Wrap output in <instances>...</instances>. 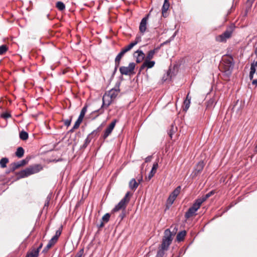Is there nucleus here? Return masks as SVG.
Returning a JSON list of instances; mask_svg holds the SVG:
<instances>
[{"instance_id": "52", "label": "nucleus", "mask_w": 257, "mask_h": 257, "mask_svg": "<svg viewBox=\"0 0 257 257\" xmlns=\"http://www.w3.org/2000/svg\"><path fill=\"white\" fill-rule=\"evenodd\" d=\"M125 53L122 50H121V51L120 52V53L118 54L122 57Z\"/></svg>"}, {"instance_id": "60", "label": "nucleus", "mask_w": 257, "mask_h": 257, "mask_svg": "<svg viewBox=\"0 0 257 257\" xmlns=\"http://www.w3.org/2000/svg\"><path fill=\"white\" fill-rule=\"evenodd\" d=\"M74 129H73V128L70 131V132H73Z\"/></svg>"}, {"instance_id": "57", "label": "nucleus", "mask_w": 257, "mask_h": 257, "mask_svg": "<svg viewBox=\"0 0 257 257\" xmlns=\"http://www.w3.org/2000/svg\"><path fill=\"white\" fill-rule=\"evenodd\" d=\"M104 226V223L103 222H101L100 224L99 225L100 227H102Z\"/></svg>"}, {"instance_id": "40", "label": "nucleus", "mask_w": 257, "mask_h": 257, "mask_svg": "<svg viewBox=\"0 0 257 257\" xmlns=\"http://www.w3.org/2000/svg\"><path fill=\"white\" fill-rule=\"evenodd\" d=\"M215 103L214 100L213 99H209L207 103V107H211L214 105V103Z\"/></svg>"}, {"instance_id": "17", "label": "nucleus", "mask_w": 257, "mask_h": 257, "mask_svg": "<svg viewBox=\"0 0 257 257\" xmlns=\"http://www.w3.org/2000/svg\"><path fill=\"white\" fill-rule=\"evenodd\" d=\"M139 186L138 183L135 179H132L129 182V187L132 190H136Z\"/></svg>"}, {"instance_id": "61", "label": "nucleus", "mask_w": 257, "mask_h": 257, "mask_svg": "<svg viewBox=\"0 0 257 257\" xmlns=\"http://www.w3.org/2000/svg\"><path fill=\"white\" fill-rule=\"evenodd\" d=\"M49 204V202L48 201L47 203H45V206L48 205Z\"/></svg>"}, {"instance_id": "51", "label": "nucleus", "mask_w": 257, "mask_h": 257, "mask_svg": "<svg viewBox=\"0 0 257 257\" xmlns=\"http://www.w3.org/2000/svg\"><path fill=\"white\" fill-rule=\"evenodd\" d=\"M125 53L122 50H121V51L120 52V53L118 54L122 57Z\"/></svg>"}, {"instance_id": "22", "label": "nucleus", "mask_w": 257, "mask_h": 257, "mask_svg": "<svg viewBox=\"0 0 257 257\" xmlns=\"http://www.w3.org/2000/svg\"><path fill=\"white\" fill-rule=\"evenodd\" d=\"M94 137L92 135H91V134H89L86 139L85 140V142L83 145L82 147L85 148L90 143L91 140Z\"/></svg>"}, {"instance_id": "41", "label": "nucleus", "mask_w": 257, "mask_h": 257, "mask_svg": "<svg viewBox=\"0 0 257 257\" xmlns=\"http://www.w3.org/2000/svg\"><path fill=\"white\" fill-rule=\"evenodd\" d=\"M175 128L174 127V126L172 125L171 128L170 129L168 133V135L171 139L172 138V135L175 133Z\"/></svg>"}, {"instance_id": "54", "label": "nucleus", "mask_w": 257, "mask_h": 257, "mask_svg": "<svg viewBox=\"0 0 257 257\" xmlns=\"http://www.w3.org/2000/svg\"><path fill=\"white\" fill-rule=\"evenodd\" d=\"M252 84L255 86H257V79L253 80L252 81Z\"/></svg>"}, {"instance_id": "15", "label": "nucleus", "mask_w": 257, "mask_h": 257, "mask_svg": "<svg viewBox=\"0 0 257 257\" xmlns=\"http://www.w3.org/2000/svg\"><path fill=\"white\" fill-rule=\"evenodd\" d=\"M170 7V3L169 0H164V4L162 8V13L164 17H167V11Z\"/></svg>"}, {"instance_id": "55", "label": "nucleus", "mask_w": 257, "mask_h": 257, "mask_svg": "<svg viewBox=\"0 0 257 257\" xmlns=\"http://www.w3.org/2000/svg\"><path fill=\"white\" fill-rule=\"evenodd\" d=\"M169 197L170 198H171L172 199H173V201H175V199L176 198V197L175 196H173L171 194H170V195L169 196Z\"/></svg>"}, {"instance_id": "48", "label": "nucleus", "mask_w": 257, "mask_h": 257, "mask_svg": "<svg viewBox=\"0 0 257 257\" xmlns=\"http://www.w3.org/2000/svg\"><path fill=\"white\" fill-rule=\"evenodd\" d=\"M152 156H149L147 157L145 159V162L147 163V162H150L152 160Z\"/></svg>"}, {"instance_id": "13", "label": "nucleus", "mask_w": 257, "mask_h": 257, "mask_svg": "<svg viewBox=\"0 0 257 257\" xmlns=\"http://www.w3.org/2000/svg\"><path fill=\"white\" fill-rule=\"evenodd\" d=\"M158 168V164L157 162H155L154 163L153 165V167L148 176L146 177V180L147 181H150L152 178L154 176L155 174L156 173L157 170Z\"/></svg>"}, {"instance_id": "31", "label": "nucleus", "mask_w": 257, "mask_h": 257, "mask_svg": "<svg viewBox=\"0 0 257 257\" xmlns=\"http://www.w3.org/2000/svg\"><path fill=\"white\" fill-rule=\"evenodd\" d=\"M19 168L17 163H13L10 165V172H14L16 169Z\"/></svg>"}, {"instance_id": "46", "label": "nucleus", "mask_w": 257, "mask_h": 257, "mask_svg": "<svg viewBox=\"0 0 257 257\" xmlns=\"http://www.w3.org/2000/svg\"><path fill=\"white\" fill-rule=\"evenodd\" d=\"M71 119H66L64 121V124L67 126H69L71 124Z\"/></svg>"}, {"instance_id": "27", "label": "nucleus", "mask_w": 257, "mask_h": 257, "mask_svg": "<svg viewBox=\"0 0 257 257\" xmlns=\"http://www.w3.org/2000/svg\"><path fill=\"white\" fill-rule=\"evenodd\" d=\"M87 106L86 105L84 106L82 108L78 118H81V119L83 120L84 116L85 115V114L87 111Z\"/></svg>"}, {"instance_id": "30", "label": "nucleus", "mask_w": 257, "mask_h": 257, "mask_svg": "<svg viewBox=\"0 0 257 257\" xmlns=\"http://www.w3.org/2000/svg\"><path fill=\"white\" fill-rule=\"evenodd\" d=\"M8 50V47L6 45H3L0 46V55L4 54Z\"/></svg>"}, {"instance_id": "44", "label": "nucleus", "mask_w": 257, "mask_h": 257, "mask_svg": "<svg viewBox=\"0 0 257 257\" xmlns=\"http://www.w3.org/2000/svg\"><path fill=\"white\" fill-rule=\"evenodd\" d=\"M214 193H215V191L214 190H212V191H211L210 192H209V193H208L207 194H206L205 195H206V197H207V198H208L209 197H210V196L213 195Z\"/></svg>"}, {"instance_id": "36", "label": "nucleus", "mask_w": 257, "mask_h": 257, "mask_svg": "<svg viewBox=\"0 0 257 257\" xmlns=\"http://www.w3.org/2000/svg\"><path fill=\"white\" fill-rule=\"evenodd\" d=\"M28 161H29L28 160L24 159V160H21L18 162H17V163L18 164V166L20 168L21 167L24 166L25 165H26L28 163Z\"/></svg>"}, {"instance_id": "12", "label": "nucleus", "mask_w": 257, "mask_h": 257, "mask_svg": "<svg viewBox=\"0 0 257 257\" xmlns=\"http://www.w3.org/2000/svg\"><path fill=\"white\" fill-rule=\"evenodd\" d=\"M134 56L136 58V62L140 63L142 62L145 58V55L142 50H137L134 53Z\"/></svg>"}, {"instance_id": "34", "label": "nucleus", "mask_w": 257, "mask_h": 257, "mask_svg": "<svg viewBox=\"0 0 257 257\" xmlns=\"http://www.w3.org/2000/svg\"><path fill=\"white\" fill-rule=\"evenodd\" d=\"M134 46L131 43L127 46L124 47L122 50L126 53L130 51Z\"/></svg>"}, {"instance_id": "35", "label": "nucleus", "mask_w": 257, "mask_h": 257, "mask_svg": "<svg viewBox=\"0 0 257 257\" xmlns=\"http://www.w3.org/2000/svg\"><path fill=\"white\" fill-rule=\"evenodd\" d=\"M82 119L81 118H78L77 120L76 121L73 127V129H77L79 127V125L81 122L82 121Z\"/></svg>"}, {"instance_id": "2", "label": "nucleus", "mask_w": 257, "mask_h": 257, "mask_svg": "<svg viewBox=\"0 0 257 257\" xmlns=\"http://www.w3.org/2000/svg\"><path fill=\"white\" fill-rule=\"evenodd\" d=\"M222 66L224 79L228 80L231 74L234 66L233 58L231 56H228L223 58Z\"/></svg>"}, {"instance_id": "1", "label": "nucleus", "mask_w": 257, "mask_h": 257, "mask_svg": "<svg viewBox=\"0 0 257 257\" xmlns=\"http://www.w3.org/2000/svg\"><path fill=\"white\" fill-rule=\"evenodd\" d=\"M174 233L169 229L164 231V235L162 238L161 244L158 248L156 257H164L165 252L169 249L173 239Z\"/></svg>"}, {"instance_id": "42", "label": "nucleus", "mask_w": 257, "mask_h": 257, "mask_svg": "<svg viewBox=\"0 0 257 257\" xmlns=\"http://www.w3.org/2000/svg\"><path fill=\"white\" fill-rule=\"evenodd\" d=\"M42 246H43V243L41 242L40 243V244L39 245V246L37 248L33 247V248H32V249L35 251L38 250V254H39V251H40V249H41V248L42 247Z\"/></svg>"}, {"instance_id": "37", "label": "nucleus", "mask_w": 257, "mask_h": 257, "mask_svg": "<svg viewBox=\"0 0 257 257\" xmlns=\"http://www.w3.org/2000/svg\"><path fill=\"white\" fill-rule=\"evenodd\" d=\"M61 234V231L60 230H58L56 231L55 235L52 238V239H54V241H56L58 240V237Z\"/></svg>"}, {"instance_id": "20", "label": "nucleus", "mask_w": 257, "mask_h": 257, "mask_svg": "<svg viewBox=\"0 0 257 257\" xmlns=\"http://www.w3.org/2000/svg\"><path fill=\"white\" fill-rule=\"evenodd\" d=\"M159 48H156L154 50L149 51L145 60H151L154 57V56L156 53V51Z\"/></svg>"}, {"instance_id": "10", "label": "nucleus", "mask_w": 257, "mask_h": 257, "mask_svg": "<svg viewBox=\"0 0 257 257\" xmlns=\"http://www.w3.org/2000/svg\"><path fill=\"white\" fill-rule=\"evenodd\" d=\"M205 164L203 161H200L196 165L193 172H192V176L193 178L196 177L198 176L202 171Z\"/></svg>"}, {"instance_id": "5", "label": "nucleus", "mask_w": 257, "mask_h": 257, "mask_svg": "<svg viewBox=\"0 0 257 257\" xmlns=\"http://www.w3.org/2000/svg\"><path fill=\"white\" fill-rule=\"evenodd\" d=\"M132 195V194L130 192H127L125 196L120 200V201L115 206L113 209L112 212H117L121 209L122 211L125 210L127 204L128 203L130 200V197Z\"/></svg>"}, {"instance_id": "43", "label": "nucleus", "mask_w": 257, "mask_h": 257, "mask_svg": "<svg viewBox=\"0 0 257 257\" xmlns=\"http://www.w3.org/2000/svg\"><path fill=\"white\" fill-rule=\"evenodd\" d=\"M1 116L3 117V118H4L5 119H7L9 117H11V114L9 113H7V112H6V113H4L2 114Z\"/></svg>"}, {"instance_id": "14", "label": "nucleus", "mask_w": 257, "mask_h": 257, "mask_svg": "<svg viewBox=\"0 0 257 257\" xmlns=\"http://www.w3.org/2000/svg\"><path fill=\"white\" fill-rule=\"evenodd\" d=\"M155 64L154 61H150V60H145L142 65L140 67V70H143L145 67L151 68L154 67Z\"/></svg>"}, {"instance_id": "24", "label": "nucleus", "mask_w": 257, "mask_h": 257, "mask_svg": "<svg viewBox=\"0 0 257 257\" xmlns=\"http://www.w3.org/2000/svg\"><path fill=\"white\" fill-rule=\"evenodd\" d=\"M28 134L25 131H22L20 133V138L23 141L27 140L28 139Z\"/></svg>"}, {"instance_id": "7", "label": "nucleus", "mask_w": 257, "mask_h": 257, "mask_svg": "<svg viewBox=\"0 0 257 257\" xmlns=\"http://www.w3.org/2000/svg\"><path fill=\"white\" fill-rule=\"evenodd\" d=\"M136 64L134 62L130 63L128 66H121L119 71L121 75H131L135 73V68Z\"/></svg>"}, {"instance_id": "28", "label": "nucleus", "mask_w": 257, "mask_h": 257, "mask_svg": "<svg viewBox=\"0 0 257 257\" xmlns=\"http://www.w3.org/2000/svg\"><path fill=\"white\" fill-rule=\"evenodd\" d=\"M56 7L60 11H63L65 8V5L61 2H58L56 3Z\"/></svg>"}, {"instance_id": "58", "label": "nucleus", "mask_w": 257, "mask_h": 257, "mask_svg": "<svg viewBox=\"0 0 257 257\" xmlns=\"http://www.w3.org/2000/svg\"><path fill=\"white\" fill-rule=\"evenodd\" d=\"M168 43H169V41H166L164 42L163 43H162L161 44V45L162 46V45H165V44H167Z\"/></svg>"}, {"instance_id": "53", "label": "nucleus", "mask_w": 257, "mask_h": 257, "mask_svg": "<svg viewBox=\"0 0 257 257\" xmlns=\"http://www.w3.org/2000/svg\"><path fill=\"white\" fill-rule=\"evenodd\" d=\"M125 53L122 50H121V51L120 52V53L118 54L122 57Z\"/></svg>"}, {"instance_id": "50", "label": "nucleus", "mask_w": 257, "mask_h": 257, "mask_svg": "<svg viewBox=\"0 0 257 257\" xmlns=\"http://www.w3.org/2000/svg\"><path fill=\"white\" fill-rule=\"evenodd\" d=\"M142 180H143V176H142V175H140V176L139 177V178L138 179V183H139V184L140 183H141V182L142 181Z\"/></svg>"}, {"instance_id": "6", "label": "nucleus", "mask_w": 257, "mask_h": 257, "mask_svg": "<svg viewBox=\"0 0 257 257\" xmlns=\"http://www.w3.org/2000/svg\"><path fill=\"white\" fill-rule=\"evenodd\" d=\"M234 27L232 25L227 28L226 31L221 35L216 37V40L219 42H224L226 41L227 39L231 37L232 32L234 30Z\"/></svg>"}, {"instance_id": "45", "label": "nucleus", "mask_w": 257, "mask_h": 257, "mask_svg": "<svg viewBox=\"0 0 257 257\" xmlns=\"http://www.w3.org/2000/svg\"><path fill=\"white\" fill-rule=\"evenodd\" d=\"M83 253V249H81L75 256V257H82Z\"/></svg>"}, {"instance_id": "16", "label": "nucleus", "mask_w": 257, "mask_h": 257, "mask_svg": "<svg viewBox=\"0 0 257 257\" xmlns=\"http://www.w3.org/2000/svg\"><path fill=\"white\" fill-rule=\"evenodd\" d=\"M56 243V241H54V239L51 238L49 240L46 246L44 247L42 252L44 253H47L48 251L49 250V249L51 248Z\"/></svg>"}, {"instance_id": "38", "label": "nucleus", "mask_w": 257, "mask_h": 257, "mask_svg": "<svg viewBox=\"0 0 257 257\" xmlns=\"http://www.w3.org/2000/svg\"><path fill=\"white\" fill-rule=\"evenodd\" d=\"M110 218V214L109 213H106L103 216L102 220L104 222H107Z\"/></svg>"}, {"instance_id": "18", "label": "nucleus", "mask_w": 257, "mask_h": 257, "mask_svg": "<svg viewBox=\"0 0 257 257\" xmlns=\"http://www.w3.org/2000/svg\"><path fill=\"white\" fill-rule=\"evenodd\" d=\"M186 235V231L185 230H183L179 232L176 237V239L178 241L180 242L184 240L185 236Z\"/></svg>"}, {"instance_id": "29", "label": "nucleus", "mask_w": 257, "mask_h": 257, "mask_svg": "<svg viewBox=\"0 0 257 257\" xmlns=\"http://www.w3.org/2000/svg\"><path fill=\"white\" fill-rule=\"evenodd\" d=\"M181 189V188L180 186H178L171 194L173 196L177 197L180 192Z\"/></svg>"}, {"instance_id": "47", "label": "nucleus", "mask_w": 257, "mask_h": 257, "mask_svg": "<svg viewBox=\"0 0 257 257\" xmlns=\"http://www.w3.org/2000/svg\"><path fill=\"white\" fill-rule=\"evenodd\" d=\"M125 210H123L122 211L121 214L119 215V217L120 218V220H122L123 219V218H124V217L125 216Z\"/></svg>"}, {"instance_id": "23", "label": "nucleus", "mask_w": 257, "mask_h": 257, "mask_svg": "<svg viewBox=\"0 0 257 257\" xmlns=\"http://www.w3.org/2000/svg\"><path fill=\"white\" fill-rule=\"evenodd\" d=\"M207 199V197H206V195H205L202 196L201 198L197 199L195 201V202L200 207L202 203L205 201Z\"/></svg>"}, {"instance_id": "19", "label": "nucleus", "mask_w": 257, "mask_h": 257, "mask_svg": "<svg viewBox=\"0 0 257 257\" xmlns=\"http://www.w3.org/2000/svg\"><path fill=\"white\" fill-rule=\"evenodd\" d=\"M24 152L25 151L24 149L22 147H20L18 148L15 154L17 157L21 158L24 156Z\"/></svg>"}, {"instance_id": "4", "label": "nucleus", "mask_w": 257, "mask_h": 257, "mask_svg": "<svg viewBox=\"0 0 257 257\" xmlns=\"http://www.w3.org/2000/svg\"><path fill=\"white\" fill-rule=\"evenodd\" d=\"M43 169L42 166L40 164H36L33 166H30L25 169L22 170L18 173L17 175L19 178H23L28 177L29 176L38 173Z\"/></svg>"}, {"instance_id": "59", "label": "nucleus", "mask_w": 257, "mask_h": 257, "mask_svg": "<svg viewBox=\"0 0 257 257\" xmlns=\"http://www.w3.org/2000/svg\"><path fill=\"white\" fill-rule=\"evenodd\" d=\"M189 93H188L187 96H186V99H189L190 98L191 99V97H189Z\"/></svg>"}, {"instance_id": "49", "label": "nucleus", "mask_w": 257, "mask_h": 257, "mask_svg": "<svg viewBox=\"0 0 257 257\" xmlns=\"http://www.w3.org/2000/svg\"><path fill=\"white\" fill-rule=\"evenodd\" d=\"M174 201H173V199H172L171 198H170L169 197L167 200V203L168 204H169L170 205H171L173 202H174Z\"/></svg>"}, {"instance_id": "32", "label": "nucleus", "mask_w": 257, "mask_h": 257, "mask_svg": "<svg viewBox=\"0 0 257 257\" xmlns=\"http://www.w3.org/2000/svg\"><path fill=\"white\" fill-rule=\"evenodd\" d=\"M190 104V98L189 99H185L184 101V104L185 105V107L184 108V110L185 111H187L189 106Z\"/></svg>"}, {"instance_id": "25", "label": "nucleus", "mask_w": 257, "mask_h": 257, "mask_svg": "<svg viewBox=\"0 0 257 257\" xmlns=\"http://www.w3.org/2000/svg\"><path fill=\"white\" fill-rule=\"evenodd\" d=\"M122 58V57L118 54L115 59V71L116 70L117 68L119 66L120 64V61L121 59Z\"/></svg>"}, {"instance_id": "21", "label": "nucleus", "mask_w": 257, "mask_h": 257, "mask_svg": "<svg viewBox=\"0 0 257 257\" xmlns=\"http://www.w3.org/2000/svg\"><path fill=\"white\" fill-rule=\"evenodd\" d=\"M38 250L35 251L31 249V250L28 251L26 257H38Z\"/></svg>"}, {"instance_id": "33", "label": "nucleus", "mask_w": 257, "mask_h": 257, "mask_svg": "<svg viewBox=\"0 0 257 257\" xmlns=\"http://www.w3.org/2000/svg\"><path fill=\"white\" fill-rule=\"evenodd\" d=\"M101 131V126L97 127L96 130H94L93 132H92L90 134L91 135H92L93 137H95L96 136H98L99 133Z\"/></svg>"}, {"instance_id": "11", "label": "nucleus", "mask_w": 257, "mask_h": 257, "mask_svg": "<svg viewBox=\"0 0 257 257\" xmlns=\"http://www.w3.org/2000/svg\"><path fill=\"white\" fill-rule=\"evenodd\" d=\"M149 17V14H148L145 18H144L142 20L140 23L139 26V30L140 32L142 34H144L146 30L147 21L148 20Z\"/></svg>"}, {"instance_id": "56", "label": "nucleus", "mask_w": 257, "mask_h": 257, "mask_svg": "<svg viewBox=\"0 0 257 257\" xmlns=\"http://www.w3.org/2000/svg\"><path fill=\"white\" fill-rule=\"evenodd\" d=\"M97 112H98L99 114H101L103 112V110L102 109H99L97 110Z\"/></svg>"}, {"instance_id": "26", "label": "nucleus", "mask_w": 257, "mask_h": 257, "mask_svg": "<svg viewBox=\"0 0 257 257\" xmlns=\"http://www.w3.org/2000/svg\"><path fill=\"white\" fill-rule=\"evenodd\" d=\"M9 162V160L7 158H3L0 161L1 167L3 168H6L7 164Z\"/></svg>"}, {"instance_id": "39", "label": "nucleus", "mask_w": 257, "mask_h": 257, "mask_svg": "<svg viewBox=\"0 0 257 257\" xmlns=\"http://www.w3.org/2000/svg\"><path fill=\"white\" fill-rule=\"evenodd\" d=\"M141 37L137 36L135 39V41L132 42L131 43L133 44V46H135L138 43L140 42L141 41Z\"/></svg>"}, {"instance_id": "8", "label": "nucleus", "mask_w": 257, "mask_h": 257, "mask_svg": "<svg viewBox=\"0 0 257 257\" xmlns=\"http://www.w3.org/2000/svg\"><path fill=\"white\" fill-rule=\"evenodd\" d=\"M200 208V206L195 202L193 205L189 208L185 214L186 219H188L195 214V212Z\"/></svg>"}, {"instance_id": "3", "label": "nucleus", "mask_w": 257, "mask_h": 257, "mask_svg": "<svg viewBox=\"0 0 257 257\" xmlns=\"http://www.w3.org/2000/svg\"><path fill=\"white\" fill-rule=\"evenodd\" d=\"M119 91L120 90L117 87V88H112L106 92L102 98V106L108 107L115 99Z\"/></svg>"}, {"instance_id": "9", "label": "nucleus", "mask_w": 257, "mask_h": 257, "mask_svg": "<svg viewBox=\"0 0 257 257\" xmlns=\"http://www.w3.org/2000/svg\"><path fill=\"white\" fill-rule=\"evenodd\" d=\"M117 120L116 119H114L113 120L111 123L109 125V126L106 128L105 130L103 135L102 136V139L104 140H105L112 133V130H113L116 122Z\"/></svg>"}]
</instances>
